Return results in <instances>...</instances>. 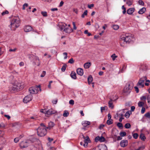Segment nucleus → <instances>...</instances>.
<instances>
[{"instance_id": "obj_1", "label": "nucleus", "mask_w": 150, "mask_h": 150, "mask_svg": "<svg viewBox=\"0 0 150 150\" xmlns=\"http://www.w3.org/2000/svg\"><path fill=\"white\" fill-rule=\"evenodd\" d=\"M24 87L23 83L16 82L9 86V90L11 92L14 93L20 89H23Z\"/></svg>"}, {"instance_id": "obj_2", "label": "nucleus", "mask_w": 150, "mask_h": 150, "mask_svg": "<svg viewBox=\"0 0 150 150\" xmlns=\"http://www.w3.org/2000/svg\"><path fill=\"white\" fill-rule=\"evenodd\" d=\"M10 24L9 25L12 30H15L18 27L20 24V21L18 17H13L10 21Z\"/></svg>"}, {"instance_id": "obj_3", "label": "nucleus", "mask_w": 150, "mask_h": 150, "mask_svg": "<svg viewBox=\"0 0 150 150\" xmlns=\"http://www.w3.org/2000/svg\"><path fill=\"white\" fill-rule=\"evenodd\" d=\"M134 38L131 36L130 34L125 35V36H121L120 41L121 42H125L126 43H129L134 40Z\"/></svg>"}, {"instance_id": "obj_4", "label": "nucleus", "mask_w": 150, "mask_h": 150, "mask_svg": "<svg viewBox=\"0 0 150 150\" xmlns=\"http://www.w3.org/2000/svg\"><path fill=\"white\" fill-rule=\"evenodd\" d=\"M59 28L61 31L69 33L73 32V29L71 27H67V25L65 23H64L60 25Z\"/></svg>"}, {"instance_id": "obj_5", "label": "nucleus", "mask_w": 150, "mask_h": 150, "mask_svg": "<svg viewBox=\"0 0 150 150\" xmlns=\"http://www.w3.org/2000/svg\"><path fill=\"white\" fill-rule=\"evenodd\" d=\"M38 135L40 137L45 136L47 133L46 129L45 127H39L37 129Z\"/></svg>"}, {"instance_id": "obj_6", "label": "nucleus", "mask_w": 150, "mask_h": 150, "mask_svg": "<svg viewBox=\"0 0 150 150\" xmlns=\"http://www.w3.org/2000/svg\"><path fill=\"white\" fill-rule=\"evenodd\" d=\"M29 58L32 59V61L34 65H37L38 66L40 65L41 62L39 57L32 54L30 55Z\"/></svg>"}, {"instance_id": "obj_7", "label": "nucleus", "mask_w": 150, "mask_h": 150, "mask_svg": "<svg viewBox=\"0 0 150 150\" xmlns=\"http://www.w3.org/2000/svg\"><path fill=\"white\" fill-rule=\"evenodd\" d=\"M132 83H127L125 86L124 90L123 93L126 95H128L131 92V90L132 88V86L131 85Z\"/></svg>"}, {"instance_id": "obj_8", "label": "nucleus", "mask_w": 150, "mask_h": 150, "mask_svg": "<svg viewBox=\"0 0 150 150\" xmlns=\"http://www.w3.org/2000/svg\"><path fill=\"white\" fill-rule=\"evenodd\" d=\"M41 90L40 86H32L30 87L29 89V92L31 94H36L38 92V89Z\"/></svg>"}, {"instance_id": "obj_9", "label": "nucleus", "mask_w": 150, "mask_h": 150, "mask_svg": "<svg viewBox=\"0 0 150 150\" xmlns=\"http://www.w3.org/2000/svg\"><path fill=\"white\" fill-rule=\"evenodd\" d=\"M147 79L146 77L145 76H143L139 80L137 83V86L139 88H143L144 87V82L145 80Z\"/></svg>"}, {"instance_id": "obj_10", "label": "nucleus", "mask_w": 150, "mask_h": 150, "mask_svg": "<svg viewBox=\"0 0 150 150\" xmlns=\"http://www.w3.org/2000/svg\"><path fill=\"white\" fill-rule=\"evenodd\" d=\"M117 99V97L115 95L112 97H111L110 98V100L108 102V104L109 108H111V109L113 108L114 105L113 104V102L115 101Z\"/></svg>"}, {"instance_id": "obj_11", "label": "nucleus", "mask_w": 150, "mask_h": 150, "mask_svg": "<svg viewBox=\"0 0 150 150\" xmlns=\"http://www.w3.org/2000/svg\"><path fill=\"white\" fill-rule=\"evenodd\" d=\"M82 136L84 139L83 146L84 147H86L87 146L88 143L89 142L90 140L88 136H86V137H85L83 135H82Z\"/></svg>"}, {"instance_id": "obj_12", "label": "nucleus", "mask_w": 150, "mask_h": 150, "mask_svg": "<svg viewBox=\"0 0 150 150\" xmlns=\"http://www.w3.org/2000/svg\"><path fill=\"white\" fill-rule=\"evenodd\" d=\"M33 98L32 96L28 95L25 97L23 99V102L25 103H27L31 101Z\"/></svg>"}, {"instance_id": "obj_13", "label": "nucleus", "mask_w": 150, "mask_h": 150, "mask_svg": "<svg viewBox=\"0 0 150 150\" xmlns=\"http://www.w3.org/2000/svg\"><path fill=\"white\" fill-rule=\"evenodd\" d=\"M30 142V141L29 140L25 142H22L20 144V147L22 148L27 147Z\"/></svg>"}, {"instance_id": "obj_14", "label": "nucleus", "mask_w": 150, "mask_h": 150, "mask_svg": "<svg viewBox=\"0 0 150 150\" xmlns=\"http://www.w3.org/2000/svg\"><path fill=\"white\" fill-rule=\"evenodd\" d=\"M56 112V111L53 110L52 109H51L47 111H46V116H48L50 115L54 114Z\"/></svg>"}, {"instance_id": "obj_15", "label": "nucleus", "mask_w": 150, "mask_h": 150, "mask_svg": "<svg viewBox=\"0 0 150 150\" xmlns=\"http://www.w3.org/2000/svg\"><path fill=\"white\" fill-rule=\"evenodd\" d=\"M95 139L96 142L99 141L101 142L105 141V138L103 136H101V137L98 136L95 138Z\"/></svg>"}, {"instance_id": "obj_16", "label": "nucleus", "mask_w": 150, "mask_h": 150, "mask_svg": "<svg viewBox=\"0 0 150 150\" xmlns=\"http://www.w3.org/2000/svg\"><path fill=\"white\" fill-rule=\"evenodd\" d=\"M128 141L127 140L125 139L122 140L120 143V145L122 147L126 146L127 145Z\"/></svg>"}, {"instance_id": "obj_17", "label": "nucleus", "mask_w": 150, "mask_h": 150, "mask_svg": "<svg viewBox=\"0 0 150 150\" xmlns=\"http://www.w3.org/2000/svg\"><path fill=\"white\" fill-rule=\"evenodd\" d=\"M33 29L32 27L29 25L25 26L24 28V30L26 32H29Z\"/></svg>"}, {"instance_id": "obj_18", "label": "nucleus", "mask_w": 150, "mask_h": 150, "mask_svg": "<svg viewBox=\"0 0 150 150\" xmlns=\"http://www.w3.org/2000/svg\"><path fill=\"white\" fill-rule=\"evenodd\" d=\"M135 8H129L127 11V13L129 15L132 14L134 11Z\"/></svg>"}, {"instance_id": "obj_19", "label": "nucleus", "mask_w": 150, "mask_h": 150, "mask_svg": "<svg viewBox=\"0 0 150 150\" xmlns=\"http://www.w3.org/2000/svg\"><path fill=\"white\" fill-rule=\"evenodd\" d=\"M76 72L77 74L80 76H82L83 74V70L81 68H78L76 70Z\"/></svg>"}, {"instance_id": "obj_20", "label": "nucleus", "mask_w": 150, "mask_h": 150, "mask_svg": "<svg viewBox=\"0 0 150 150\" xmlns=\"http://www.w3.org/2000/svg\"><path fill=\"white\" fill-rule=\"evenodd\" d=\"M82 124L84 127H86L90 124V122L87 121H83L82 122Z\"/></svg>"}, {"instance_id": "obj_21", "label": "nucleus", "mask_w": 150, "mask_h": 150, "mask_svg": "<svg viewBox=\"0 0 150 150\" xmlns=\"http://www.w3.org/2000/svg\"><path fill=\"white\" fill-rule=\"evenodd\" d=\"M54 125V122H50L48 124V127H47V128L48 129H50L52 128Z\"/></svg>"}, {"instance_id": "obj_22", "label": "nucleus", "mask_w": 150, "mask_h": 150, "mask_svg": "<svg viewBox=\"0 0 150 150\" xmlns=\"http://www.w3.org/2000/svg\"><path fill=\"white\" fill-rule=\"evenodd\" d=\"M146 11V8L145 7H143L140 9L138 12V13L139 14H142L145 12Z\"/></svg>"}, {"instance_id": "obj_23", "label": "nucleus", "mask_w": 150, "mask_h": 150, "mask_svg": "<svg viewBox=\"0 0 150 150\" xmlns=\"http://www.w3.org/2000/svg\"><path fill=\"white\" fill-rule=\"evenodd\" d=\"M91 65V63L90 62H87L84 64V67L86 69L89 68Z\"/></svg>"}, {"instance_id": "obj_24", "label": "nucleus", "mask_w": 150, "mask_h": 150, "mask_svg": "<svg viewBox=\"0 0 150 150\" xmlns=\"http://www.w3.org/2000/svg\"><path fill=\"white\" fill-rule=\"evenodd\" d=\"M93 78L91 76H89L88 78V84H90L93 81Z\"/></svg>"}, {"instance_id": "obj_25", "label": "nucleus", "mask_w": 150, "mask_h": 150, "mask_svg": "<svg viewBox=\"0 0 150 150\" xmlns=\"http://www.w3.org/2000/svg\"><path fill=\"white\" fill-rule=\"evenodd\" d=\"M71 76L72 78L74 79H76V73L74 71H72L71 74Z\"/></svg>"}, {"instance_id": "obj_26", "label": "nucleus", "mask_w": 150, "mask_h": 150, "mask_svg": "<svg viewBox=\"0 0 150 150\" xmlns=\"http://www.w3.org/2000/svg\"><path fill=\"white\" fill-rule=\"evenodd\" d=\"M132 0H127L126 1V4L129 6H131L132 4Z\"/></svg>"}, {"instance_id": "obj_27", "label": "nucleus", "mask_w": 150, "mask_h": 150, "mask_svg": "<svg viewBox=\"0 0 150 150\" xmlns=\"http://www.w3.org/2000/svg\"><path fill=\"white\" fill-rule=\"evenodd\" d=\"M41 13L42 15L44 17H46L48 16L47 13L45 11H41Z\"/></svg>"}, {"instance_id": "obj_28", "label": "nucleus", "mask_w": 150, "mask_h": 150, "mask_svg": "<svg viewBox=\"0 0 150 150\" xmlns=\"http://www.w3.org/2000/svg\"><path fill=\"white\" fill-rule=\"evenodd\" d=\"M67 66V65L66 64H64L62 67L61 69L62 71L63 72H64L65 70L66 67Z\"/></svg>"}, {"instance_id": "obj_29", "label": "nucleus", "mask_w": 150, "mask_h": 150, "mask_svg": "<svg viewBox=\"0 0 150 150\" xmlns=\"http://www.w3.org/2000/svg\"><path fill=\"white\" fill-rule=\"evenodd\" d=\"M107 148L105 145H103L100 147L99 150H107Z\"/></svg>"}, {"instance_id": "obj_30", "label": "nucleus", "mask_w": 150, "mask_h": 150, "mask_svg": "<svg viewBox=\"0 0 150 150\" xmlns=\"http://www.w3.org/2000/svg\"><path fill=\"white\" fill-rule=\"evenodd\" d=\"M140 138L143 141L145 140L146 139V137L144 134H141L140 136Z\"/></svg>"}, {"instance_id": "obj_31", "label": "nucleus", "mask_w": 150, "mask_h": 150, "mask_svg": "<svg viewBox=\"0 0 150 150\" xmlns=\"http://www.w3.org/2000/svg\"><path fill=\"white\" fill-rule=\"evenodd\" d=\"M21 137H22L20 136L19 137L15 138L14 140V142L15 143L18 142Z\"/></svg>"}, {"instance_id": "obj_32", "label": "nucleus", "mask_w": 150, "mask_h": 150, "mask_svg": "<svg viewBox=\"0 0 150 150\" xmlns=\"http://www.w3.org/2000/svg\"><path fill=\"white\" fill-rule=\"evenodd\" d=\"M112 28L114 30H117L118 29V28H119V26L118 25H113L112 26Z\"/></svg>"}, {"instance_id": "obj_33", "label": "nucleus", "mask_w": 150, "mask_h": 150, "mask_svg": "<svg viewBox=\"0 0 150 150\" xmlns=\"http://www.w3.org/2000/svg\"><path fill=\"white\" fill-rule=\"evenodd\" d=\"M144 105V103L143 102L139 101L138 103V105L140 107H141L143 106Z\"/></svg>"}, {"instance_id": "obj_34", "label": "nucleus", "mask_w": 150, "mask_h": 150, "mask_svg": "<svg viewBox=\"0 0 150 150\" xmlns=\"http://www.w3.org/2000/svg\"><path fill=\"white\" fill-rule=\"evenodd\" d=\"M69 113L67 111H65L63 114V116L64 117H67L69 115Z\"/></svg>"}, {"instance_id": "obj_35", "label": "nucleus", "mask_w": 150, "mask_h": 150, "mask_svg": "<svg viewBox=\"0 0 150 150\" xmlns=\"http://www.w3.org/2000/svg\"><path fill=\"white\" fill-rule=\"evenodd\" d=\"M131 127L130 124L129 123L126 124L125 125V127L127 129Z\"/></svg>"}, {"instance_id": "obj_36", "label": "nucleus", "mask_w": 150, "mask_h": 150, "mask_svg": "<svg viewBox=\"0 0 150 150\" xmlns=\"http://www.w3.org/2000/svg\"><path fill=\"white\" fill-rule=\"evenodd\" d=\"M112 123V119H108L107 121V123L108 125H110Z\"/></svg>"}, {"instance_id": "obj_37", "label": "nucleus", "mask_w": 150, "mask_h": 150, "mask_svg": "<svg viewBox=\"0 0 150 150\" xmlns=\"http://www.w3.org/2000/svg\"><path fill=\"white\" fill-rule=\"evenodd\" d=\"M8 11L7 10H6L4 11L2 13L1 15L2 16H4L5 15L8 14Z\"/></svg>"}, {"instance_id": "obj_38", "label": "nucleus", "mask_w": 150, "mask_h": 150, "mask_svg": "<svg viewBox=\"0 0 150 150\" xmlns=\"http://www.w3.org/2000/svg\"><path fill=\"white\" fill-rule=\"evenodd\" d=\"M126 134V133L125 132H122L120 133V135L121 137H124L125 136Z\"/></svg>"}, {"instance_id": "obj_39", "label": "nucleus", "mask_w": 150, "mask_h": 150, "mask_svg": "<svg viewBox=\"0 0 150 150\" xmlns=\"http://www.w3.org/2000/svg\"><path fill=\"white\" fill-rule=\"evenodd\" d=\"M87 10H85L84 12L83 13L81 17L83 18L85 17V16L87 15Z\"/></svg>"}, {"instance_id": "obj_40", "label": "nucleus", "mask_w": 150, "mask_h": 150, "mask_svg": "<svg viewBox=\"0 0 150 150\" xmlns=\"http://www.w3.org/2000/svg\"><path fill=\"white\" fill-rule=\"evenodd\" d=\"M122 8L123 10V11H122V13L123 14H125V13L126 12V9L125 7L123 5L122 6Z\"/></svg>"}, {"instance_id": "obj_41", "label": "nucleus", "mask_w": 150, "mask_h": 150, "mask_svg": "<svg viewBox=\"0 0 150 150\" xmlns=\"http://www.w3.org/2000/svg\"><path fill=\"white\" fill-rule=\"evenodd\" d=\"M111 57L112 58L113 60L114 61L115 59L117 57V56L115 55V54H113L111 55Z\"/></svg>"}, {"instance_id": "obj_42", "label": "nucleus", "mask_w": 150, "mask_h": 150, "mask_svg": "<svg viewBox=\"0 0 150 150\" xmlns=\"http://www.w3.org/2000/svg\"><path fill=\"white\" fill-rule=\"evenodd\" d=\"M117 125L120 128H122L123 127V125L122 123L120 122L118 123Z\"/></svg>"}, {"instance_id": "obj_43", "label": "nucleus", "mask_w": 150, "mask_h": 150, "mask_svg": "<svg viewBox=\"0 0 150 150\" xmlns=\"http://www.w3.org/2000/svg\"><path fill=\"white\" fill-rule=\"evenodd\" d=\"M28 6V4L27 3H25L24 4L23 6L22 9L23 10H24L25 9V7H27Z\"/></svg>"}, {"instance_id": "obj_44", "label": "nucleus", "mask_w": 150, "mask_h": 150, "mask_svg": "<svg viewBox=\"0 0 150 150\" xmlns=\"http://www.w3.org/2000/svg\"><path fill=\"white\" fill-rule=\"evenodd\" d=\"M74 61L73 60V59L72 58L70 59L68 61V62L70 64H73L74 63Z\"/></svg>"}, {"instance_id": "obj_45", "label": "nucleus", "mask_w": 150, "mask_h": 150, "mask_svg": "<svg viewBox=\"0 0 150 150\" xmlns=\"http://www.w3.org/2000/svg\"><path fill=\"white\" fill-rule=\"evenodd\" d=\"M138 134L137 133H134L133 134V138L135 139H137L138 137Z\"/></svg>"}, {"instance_id": "obj_46", "label": "nucleus", "mask_w": 150, "mask_h": 150, "mask_svg": "<svg viewBox=\"0 0 150 150\" xmlns=\"http://www.w3.org/2000/svg\"><path fill=\"white\" fill-rule=\"evenodd\" d=\"M84 33L85 34H88V36H90L91 35V33H88V30H85Z\"/></svg>"}, {"instance_id": "obj_47", "label": "nucleus", "mask_w": 150, "mask_h": 150, "mask_svg": "<svg viewBox=\"0 0 150 150\" xmlns=\"http://www.w3.org/2000/svg\"><path fill=\"white\" fill-rule=\"evenodd\" d=\"M146 99V97L144 96H142L140 98V99L142 100H144L145 101V100Z\"/></svg>"}, {"instance_id": "obj_48", "label": "nucleus", "mask_w": 150, "mask_h": 150, "mask_svg": "<svg viewBox=\"0 0 150 150\" xmlns=\"http://www.w3.org/2000/svg\"><path fill=\"white\" fill-rule=\"evenodd\" d=\"M139 3L140 5L142 6H143L144 4V3L142 0H139Z\"/></svg>"}, {"instance_id": "obj_49", "label": "nucleus", "mask_w": 150, "mask_h": 150, "mask_svg": "<svg viewBox=\"0 0 150 150\" xmlns=\"http://www.w3.org/2000/svg\"><path fill=\"white\" fill-rule=\"evenodd\" d=\"M17 50V49L16 48H15L14 49H10L9 50V51L10 52H16V50Z\"/></svg>"}, {"instance_id": "obj_50", "label": "nucleus", "mask_w": 150, "mask_h": 150, "mask_svg": "<svg viewBox=\"0 0 150 150\" xmlns=\"http://www.w3.org/2000/svg\"><path fill=\"white\" fill-rule=\"evenodd\" d=\"M144 148V147L143 146H141L139 147L138 149H137L136 150H143Z\"/></svg>"}, {"instance_id": "obj_51", "label": "nucleus", "mask_w": 150, "mask_h": 150, "mask_svg": "<svg viewBox=\"0 0 150 150\" xmlns=\"http://www.w3.org/2000/svg\"><path fill=\"white\" fill-rule=\"evenodd\" d=\"M40 112L42 113H45L46 115V110L45 109H41L40 110Z\"/></svg>"}, {"instance_id": "obj_52", "label": "nucleus", "mask_w": 150, "mask_h": 150, "mask_svg": "<svg viewBox=\"0 0 150 150\" xmlns=\"http://www.w3.org/2000/svg\"><path fill=\"white\" fill-rule=\"evenodd\" d=\"M46 74V71H43L42 74L40 75V77H43Z\"/></svg>"}, {"instance_id": "obj_53", "label": "nucleus", "mask_w": 150, "mask_h": 150, "mask_svg": "<svg viewBox=\"0 0 150 150\" xmlns=\"http://www.w3.org/2000/svg\"><path fill=\"white\" fill-rule=\"evenodd\" d=\"M72 24L73 26V29L75 30H76L77 29V28L76 26L75 23L74 22H72Z\"/></svg>"}, {"instance_id": "obj_54", "label": "nucleus", "mask_w": 150, "mask_h": 150, "mask_svg": "<svg viewBox=\"0 0 150 150\" xmlns=\"http://www.w3.org/2000/svg\"><path fill=\"white\" fill-rule=\"evenodd\" d=\"M69 103L70 104L73 105L74 104V101L73 100H71L69 101Z\"/></svg>"}, {"instance_id": "obj_55", "label": "nucleus", "mask_w": 150, "mask_h": 150, "mask_svg": "<svg viewBox=\"0 0 150 150\" xmlns=\"http://www.w3.org/2000/svg\"><path fill=\"white\" fill-rule=\"evenodd\" d=\"M129 115H130L128 112H126L125 114V117L127 118L129 117Z\"/></svg>"}, {"instance_id": "obj_56", "label": "nucleus", "mask_w": 150, "mask_h": 150, "mask_svg": "<svg viewBox=\"0 0 150 150\" xmlns=\"http://www.w3.org/2000/svg\"><path fill=\"white\" fill-rule=\"evenodd\" d=\"M134 88L135 89V91H136V93H138L139 92V89L138 88L137 86H135L134 87Z\"/></svg>"}, {"instance_id": "obj_57", "label": "nucleus", "mask_w": 150, "mask_h": 150, "mask_svg": "<svg viewBox=\"0 0 150 150\" xmlns=\"http://www.w3.org/2000/svg\"><path fill=\"white\" fill-rule=\"evenodd\" d=\"M145 111V109L144 107H142V108L141 112L142 114L144 113Z\"/></svg>"}, {"instance_id": "obj_58", "label": "nucleus", "mask_w": 150, "mask_h": 150, "mask_svg": "<svg viewBox=\"0 0 150 150\" xmlns=\"http://www.w3.org/2000/svg\"><path fill=\"white\" fill-rule=\"evenodd\" d=\"M94 5L93 4L88 5V7L89 8H91L92 7H94Z\"/></svg>"}, {"instance_id": "obj_59", "label": "nucleus", "mask_w": 150, "mask_h": 150, "mask_svg": "<svg viewBox=\"0 0 150 150\" xmlns=\"http://www.w3.org/2000/svg\"><path fill=\"white\" fill-rule=\"evenodd\" d=\"M5 127V124L3 123H0V128L2 127Z\"/></svg>"}, {"instance_id": "obj_60", "label": "nucleus", "mask_w": 150, "mask_h": 150, "mask_svg": "<svg viewBox=\"0 0 150 150\" xmlns=\"http://www.w3.org/2000/svg\"><path fill=\"white\" fill-rule=\"evenodd\" d=\"M63 54L65 55V57H64V59H66L67 58V52H64L63 53Z\"/></svg>"}, {"instance_id": "obj_61", "label": "nucleus", "mask_w": 150, "mask_h": 150, "mask_svg": "<svg viewBox=\"0 0 150 150\" xmlns=\"http://www.w3.org/2000/svg\"><path fill=\"white\" fill-rule=\"evenodd\" d=\"M106 107H101V112H103V111L105 110V108Z\"/></svg>"}, {"instance_id": "obj_62", "label": "nucleus", "mask_w": 150, "mask_h": 150, "mask_svg": "<svg viewBox=\"0 0 150 150\" xmlns=\"http://www.w3.org/2000/svg\"><path fill=\"white\" fill-rule=\"evenodd\" d=\"M105 126L104 125H101L99 127V128L100 129H101Z\"/></svg>"}, {"instance_id": "obj_63", "label": "nucleus", "mask_w": 150, "mask_h": 150, "mask_svg": "<svg viewBox=\"0 0 150 150\" xmlns=\"http://www.w3.org/2000/svg\"><path fill=\"white\" fill-rule=\"evenodd\" d=\"M135 109V107L134 106H132L131 107V110L132 111H133Z\"/></svg>"}, {"instance_id": "obj_64", "label": "nucleus", "mask_w": 150, "mask_h": 150, "mask_svg": "<svg viewBox=\"0 0 150 150\" xmlns=\"http://www.w3.org/2000/svg\"><path fill=\"white\" fill-rule=\"evenodd\" d=\"M56 149L54 147H50L49 150H55Z\"/></svg>"}]
</instances>
